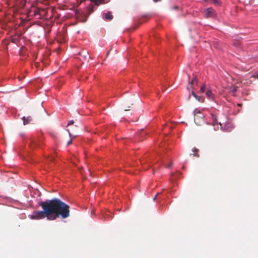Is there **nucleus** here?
<instances>
[{"instance_id": "f3484780", "label": "nucleus", "mask_w": 258, "mask_h": 258, "mask_svg": "<svg viewBox=\"0 0 258 258\" xmlns=\"http://www.w3.org/2000/svg\"><path fill=\"white\" fill-rule=\"evenodd\" d=\"M193 152H195L196 153H195L194 154H193V155L194 156H196V157H199V155L198 154L197 152H198V149H194L193 150Z\"/></svg>"}, {"instance_id": "9d476101", "label": "nucleus", "mask_w": 258, "mask_h": 258, "mask_svg": "<svg viewBox=\"0 0 258 258\" xmlns=\"http://www.w3.org/2000/svg\"><path fill=\"white\" fill-rule=\"evenodd\" d=\"M94 6L91 4L87 7L88 16L90 15L93 12H94Z\"/></svg>"}, {"instance_id": "0eeeda50", "label": "nucleus", "mask_w": 258, "mask_h": 258, "mask_svg": "<svg viewBox=\"0 0 258 258\" xmlns=\"http://www.w3.org/2000/svg\"><path fill=\"white\" fill-rule=\"evenodd\" d=\"M192 95L199 101L200 102H204L205 100V98L203 96H199L196 94L195 92L192 90L191 91Z\"/></svg>"}, {"instance_id": "423d86ee", "label": "nucleus", "mask_w": 258, "mask_h": 258, "mask_svg": "<svg viewBox=\"0 0 258 258\" xmlns=\"http://www.w3.org/2000/svg\"><path fill=\"white\" fill-rule=\"evenodd\" d=\"M103 18L107 21H110L113 18V16L111 12H108L103 14Z\"/></svg>"}, {"instance_id": "473e14b6", "label": "nucleus", "mask_w": 258, "mask_h": 258, "mask_svg": "<svg viewBox=\"0 0 258 258\" xmlns=\"http://www.w3.org/2000/svg\"><path fill=\"white\" fill-rule=\"evenodd\" d=\"M129 110V109H125V111Z\"/></svg>"}, {"instance_id": "9b49d317", "label": "nucleus", "mask_w": 258, "mask_h": 258, "mask_svg": "<svg viewBox=\"0 0 258 258\" xmlns=\"http://www.w3.org/2000/svg\"><path fill=\"white\" fill-rule=\"evenodd\" d=\"M206 96L210 99H213V94L211 90H207L206 92Z\"/></svg>"}, {"instance_id": "bb28decb", "label": "nucleus", "mask_w": 258, "mask_h": 258, "mask_svg": "<svg viewBox=\"0 0 258 258\" xmlns=\"http://www.w3.org/2000/svg\"><path fill=\"white\" fill-rule=\"evenodd\" d=\"M237 105H238V106H241V104H237Z\"/></svg>"}, {"instance_id": "5701e85b", "label": "nucleus", "mask_w": 258, "mask_h": 258, "mask_svg": "<svg viewBox=\"0 0 258 258\" xmlns=\"http://www.w3.org/2000/svg\"><path fill=\"white\" fill-rule=\"evenodd\" d=\"M67 131L69 133V135H70V137L72 138L73 137V135H72L71 133L70 132L69 130H68Z\"/></svg>"}, {"instance_id": "412c9836", "label": "nucleus", "mask_w": 258, "mask_h": 258, "mask_svg": "<svg viewBox=\"0 0 258 258\" xmlns=\"http://www.w3.org/2000/svg\"><path fill=\"white\" fill-rule=\"evenodd\" d=\"M16 0H8V5H10V3H14V2H15Z\"/></svg>"}, {"instance_id": "f257e3e1", "label": "nucleus", "mask_w": 258, "mask_h": 258, "mask_svg": "<svg viewBox=\"0 0 258 258\" xmlns=\"http://www.w3.org/2000/svg\"><path fill=\"white\" fill-rule=\"evenodd\" d=\"M39 205L42 211H34L31 219L39 220L47 217L49 220H54L60 216L65 219L70 216V206L57 198L41 202Z\"/></svg>"}, {"instance_id": "cd10ccee", "label": "nucleus", "mask_w": 258, "mask_h": 258, "mask_svg": "<svg viewBox=\"0 0 258 258\" xmlns=\"http://www.w3.org/2000/svg\"><path fill=\"white\" fill-rule=\"evenodd\" d=\"M196 117H195V121L196 123H197L196 122Z\"/></svg>"}, {"instance_id": "f8f14e48", "label": "nucleus", "mask_w": 258, "mask_h": 258, "mask_svg": "<svg viewBox=\"0 0 258 258\" xmlns=\"http://www.w3.org/2000/svg\"><path fill=\"white\" fill-rule=\"evenodd\" d=\"M238 87L235 86H231L229 88V91L232 93H235L237 90Z\"/></svg>"}, {"instance_id": "7ed1b4c3", "label": "nucleus", "mask_w": 258, "mask_h": 258, "mask_svg": "<svg viewBox=\"0 0 258 258\" xmlns=\"http://www.w3.org/2000/svg\"><path fill=\"white\" fill-rule=\"evenodd\" d=\"M219 126L221 129L224 131L230 132L234 127L233 124L229 121H227L223 125V123L220 121Z\"/></svg>"}, {"instance_id": "a211bd4d", "label": "nucleus", "mask_w": 258, "mask_h": 258, "mask_svg": "<svg viewBox=\"0 0 258 258\" xmlns=\"http://www.w3.org/2000/svg\"><path fill=\"white\" fill-rule=\"evenodd\" d=\"M74 123V121L73 120H70L69 122L68 125L69 126V125H70L71 124H73Z\"/></svg>"}, {"instance_id": "f03ea898", "label": "nucleus", "mask_w": 258, "mask_h": 258, "mask_svg": "<svg viewBox=\"0 0 258 258\" xmlns=\"http://www.w3.org/2000/svg\"><path fill=\"white\" fill-rule=\"evenodd\" d=\"M47 14V11L46 9L40 8L35 4H33L27 10V17L28 20L33 18H35L37 19H41L44 18Z\"/></svg>"}, {"instance_id": "c756f323", "label": "nucleus", "mask_w": 258, "mask_h": 258, "mask_svg": "<svg viewBox=\"0 0 258 258\" xmlns=\"http://www.w3.org/2000/svg\"><path fill=\"white\" fill-rule=\"evenodd\" d=\"M197 113H201V112H200V111H198L197 112Z\"/></svg>"}, {"instance_id": "39448f33", "label": "nucleus", "mask_w": 258, "mask_h": 258, "mask_svg": "<svg viewBox=\"0 0 258 258\" xmlns=\"http://www.w3.org/2000/svg\"><path fill=\"white\" fill-rule=\"evenodd\" d=\"M198 80L197 76L196 75H194V77H193L192 80L189 82V86L187 87V89L188 90H190V89H192L194 87V86L195 85H198Z\"/></svg>"}, {"instance_id": "4be33fe9", "label": "nucleus", "mask_w": 258, "mask_h": 258, "mask_svg": "<svg viewBox=\"0 0 258 258\" xmlns=\"http://www.w3.org/2000/svg\"><path fill=\"white\" fill-rule=\"evenodd\" d=\"M160 192H158V193L156 194V195L155 196V197L154 198L153 200H156V198H157V197L159 195H160Z\"/></svg>"}, {"instance_id": "393cba45", "label": "nucleus", "mask_w": 258, "mask_h": 258, "mask_svg": "<svg viewBox=\"0 0 258 258\" xmlns=\"http://www.w3.org/2000/svg\"><path fill=\"white\" fill-rule=\"evenodd\" d=\"M86 20H87V18H86L85 19H84V20H81V22H86Z\"/></svg>"}, {"instance_id": "6ab92c4d", "label": "nucleus", "mask_w": 258, "mask_h": 258, "mask_svg": "<svg viewBox=\"0 0 258 258\" xmlns=\"http://www.w3.org/2000/svg\"><path fill=\"white\" fill-rule=\"evenodd\" d=\"M25 3H26L25 1V2L24 1H22V4H20V7H24L25 4Z\"/></svg>"}, {"instance_id": "4468645a", "label": "nucleus", "mask_w": 258, "mask_h": 258, "mask_svg": "<svg viewBox=\"0 0 258 258\" xmlns=\"http://www.w3.org/2000/svg\"><path fill=\"white\" fill-rule=\"evenodd\" d=\"M211 2L216 6H220L221 5V2L220 0H210Z\"/></svg>"}, {"instance_id": "a878e982", "label": "nucleus", "mask_w": 258, "mask_h": 258, "mask_svg": "<svg viewBox=\"0 0 258 258\" xmlns=\"http://www.w3.org/2000/svg\"><path fill=\"white\" fill-rule=\"evenodd\" d=\"M109 51L107 52L106 55L107 56L109 54Z\"/></svg>"}, {"instance_id": "20e7f679", "label": "nucleus", "mask_w": 258, "mask_h": 258, "mask_svg": "<svg viewBox=\"0 0 258 258\" xmlns=\"http://www.w3.org/2000/svg\"><path fill=\"white\" fill-rule=\"evenodd\" d=\"M205 15L207 18H213L215 16V11L209 8L205 10Z\"/></svg>"}, {"instance_id": "ddd939ff", "label": "nucleus", "mask_w": 258, "mask_h": 258, "mask_svg": "<svg viewBox=\"0 0 258 258\" xmlns=\"http://www.w3.org/2000/svg\"><path fill=\"white\" fill-rule=\"evenodd\" d=\"M30 146L32 148L35 147L37 146H40L39 142L37 143V142L34 140L32 141Z\"/></svg>"}, {"instance_id": "7c9ffc66", "label": "nucleus", "mask_w": 258, "mask_h": 258, "mask_svg": "<svg viewBox=\"0 0 258 258\" xmlns=\"http://www.w3.org/2000/svg\"><path fill=\"white\" fill-rule=\"evenodd\" d=\"M77 136V135H74L73 136H74V137H76Z\"/></svg>"}, {"instance_id": "2eb2a0df", "label": "nucleus", "mask_w": 258, "mask_h": 258, "mask_svg": "<svg viewBox=\"0 0 258 258\" xmlns=\"http://www.w3.org/2000/svg\"><path fill=\"white\" fill-rule=\"evenodd\" d=\"M19 40V36L17 35L15 37L12 38V41L14 43H17V42Z\"/></svg>"}, {"instance_id": "b1692460", "label": "nucleus", "mask_w": 258, "mask_h": 258, "mask_svg": "<svg viewBox=\"0 0 258 258\" xmlns=\"http://www.w3.org/2000/svg\"><path fill=\"white\" fill-rule=\"evenodd\" d=\"M72 143V140H70L68 142V145H69L70 144H71Z\"/></svg>"}, {"instance_id": "c85d7f7f", "label": "nucleus", "mask_w": 258, "mask_h": 258, "mask_svg": "<svg viewBox=\"0 0 258 258\" xmlns=\"http://www.w3.org/2000/svg\"><path fill=\"white\" fill-rule=\"evenodd\" d=\"M53 159H54V158L53 157H51V159H50L51 161H52Z\"/></svg>"}, {"instance_id": "dca6fc26", "label": "nucleus", "mask_w": 258, "mask_h": 258, "mask_svg": "<svg viewBox=\"0 0 258 258\" xmlns=\"http://www.w3.org/2000/svg\"><path fill=\"white\" fill-rule=\"evenodd\" d=\"M205 88H206V86L205 85H203L201 87V88H200V92L201 93H203L205 90Z\"/></svg>"}, {"instance_id": "aec40b11", "label": "nucleus", "mask_w": 258, "mask_h": 258, "mask_svg": "<svg viewBox=\"0 0 258 258\" xmlns=\"http://www.w3.org/2000/svg\"><path fill=\"white\" fill-rule=\"evenodd\" d=\"M84 56V57H85V58L86 59L87 58H90V56L89 55V54H88V53H87L86 54V55H85Z\"/></svg>"}, {"instance_id": "6e6552de", "label": "nucleus", "mask_w": 258, "mask_h": 258, "mask_svg": "<svg viewBox=\"0 0 258 258\" xmlns=\"http://www.w3.org/2000/svg\"><path fill=\"white\" fill-rule=\"evenodd\" d=\"M211 119L212 120V124L213 126L219 125V122L218 121L217 116L214 114H211Z\"/></svg>"}, {"instance_id": "2f4dec72", "label": "nucleus", "mask_w": 258, "mask_h": 258, "mask_svg": "<svg viewBox=\"0 0 258 258\" xmlns=\"http://www.w3.org/2000/svg\"><path fill=\"white\" fill-rule=\"evenodd\" d=\"M174 9H177V7H175Z\"/></svg>"}, {"instance_id": "1a4fd4ad", "label": "nucleus", "mask_w": 258, "mask_h": 258, "mask_svg": "<svg viewBox=\"0 0 258 258\" xmlns=\"http://www.w3.org/2000/svg\"><path fill=\"white\" fill-rule=\"evenodd\" d=\"M22 119L23 120V124L26 125L32 120V118L31 116H28L27 117L24 116L22 118Z\"/></svg>"}]
</instances>
